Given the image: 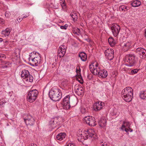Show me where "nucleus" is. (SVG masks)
<instances>
[{"instance_id":"obj_1","label":"nucleus","mask_w":146,"mask_h":146,"mask_svg":"<svg viewBox=\"0 0 146 146\" xmlns=\"http://www.w3.org/2000/svg\"><path fill=\"white\" fill-rule=\"evenodd\" d=\"M40 56L37 52H33L29 55V59L30 64L33 66H37L40 62Z\"/></svg>"},{"instance_id":"obj_2","label":"nucleus","mask_w":146,"mask_h":146,"mask_svg":"<svg viewBox=\"0 0 146 146\" xmlns=\"http://www.w3.org/2000/svg\"><path fill=\"white\" fill-rule=\"evenodd\" d=\"M122 97L123 99L126 102H129L131 101L133 98V90L130 87H127L121 92Z\"/></svg>"},{"instance_id":"obj_3","label":"nucleus","mask_w":146,"mask_h":146,"mask_svg":"<svg viewBox=\"0 0 146 146\" xmlns=\"http://www.w3.org/2000/svg\"><path fill=\"white\" fill-rule=\"evenodd\" d=\"M48 94L50 98L54 101H58L62 98V94L58 88H52Z\"/></svg>"},{"instance_id":"obj_4","label":"nucleus","mask_w":146,"mask_h":146,"mask_svg":"<svg viewBox=\"0 0 146 146\" xmlns=\"http://www.w3.org/2000/svg\"><path fill=\"white\" fill-rule=\"evenodd\" d=\"M91 129L87 130V131H84L78 133L77 134V137L79 141L82 142L84 140L87 139L89 137L90 138Z\"/></svg>"},{"instance_id":"obj_5","label":"nucleus","mask_w":146,"mask_h":146,"mask_svg":"<svg viewBox=\"0 0 146 146\" xmlns=\"http://www.w3.org/2000/svg\"><path fill=\"white\" fill-rule=\"evenodd\" d=\"M38 95V92L36 89L30 90L28 93L27 100L31 103L34 102L36 99Z\"/></svg>"},{"instance_id":"obj_6","label":"nucleus","mask_w":146,"mask_h":146,"mask_svg":"<svg viewBox=\"0 0 146 146\" xmlns=\"http://www.w3.org/2000/svg\"><path fill=\"white\" fill-rule=\"evenodd\" d=\"M135 56L134 54H129L127 55L125 58V61L127 62V64L128 66H132L135 64Z\"/></svg>"},{"instance_id":"obj_7","label":"nucleus","mask_w":146,"mask_h":146,"mask_svg":"<svg viewBox=\"0 0 146 146\" xmlns=\"http://www.w3.org/2000/svg\"><path fill=\"white\" fill-rule=\"evenodd\" d=\"M114 52L111 48H107L104 51L106 58L109 60H111L114 58Z\"/></svg>"},{"instance_id":"obj_8","label":"nucleus","mask_w":146,"mask_h":146,"mask_svg":"<svg viewBox=\"0 0 146 146\" xmlns=\"http://www.w3.org/2000/svg\"><path fill=\"white\" fill-rule=\"evenodd\" d=\"M111 29L113 36L117 37L120 30V27L116 24H112Z\"/></svg>"},{"instance_id":"obj_9","label":"nucleus","mask_w":146,"mask_h":146,"mask_svg":"<svg viewBox=\"0 0 146 146\" xmlns=\"http://www.w3.org/2000/svg\"><path fill=\"white\" fill-rule=\"evenodd\" d=\"M137 54L141 58H144L146 57V50L142 48H138L136 50Z\"/></svg>"},{"instance_id":"obj_10","label":"nucleus","mask_w":146,"mask_h":146,"mask_svg":"<svg viewBox=\"0 0 146 146\" xmlns=\"http://www.w3.org/2000/svg\"><path fill=\"white\" fill-rule=\"evenodd\" d=\"M104 104V103L102 102H96L93 105V110L96 111H100L102 109Z\"/></svg>"},{"instance_id":"obj_11","label":"nucleus","mask_w":146,"mask_h":146,"mask_svg":"<svg viewBox=\"0 0 146 146\" xmlns=\"http://www.w3.org/2000/svg\"><path fill=\"white\" fill-rule=\"evenodd\" d=\"M66 50V47L62 45L59 47L58 51V56L60 58L63 57L65 55Z\"/></svg>"},{"instance_id":"obj_12","label":"nucleus","mask_w":146,"mask_h":146,"mask_svg":"<svg viewBox=\"0 0 146 146\" xmlns=\"http://www.w3.org/2000/svg\"><path fill=\"white\" fill-rule=\"evenodd\" d=\"M24 120L27 125H33L35 122V120L31 115H28L27 118H24Z\"/></svg>"},{"instance_id":"obj_13","label":"nucleus","mask_w":146,"mask_h":146,"mask_svg":"<svg viewBox=\"0 0 146 146\" xmlns=\"http://www.w3.org/2000/svg\"><path fill=\"white\" fill-rule=\"evenodd\" d=\"M70 96L67 95L65 96L63 100L62 104L63 106H66V109H69L70 107Z\"/></svg>"},{"instance_id":"obj_14","label":"nucleus","mask_w":146,"mask_h":146,"mask_svg":"<svg viewBox=\"0 0 146 146\" xmlns=\"http://www.w3.org/2000/svg\"><path fill=\"white\" fill-rule=\"evenodd\" d=\"M58 121V119L56 117L52 118L49 121V125L52 128L54 129L56 127Z\"/></svg>"},{"instance_id":"obj_15","label":"nucleus","mask_w":146,"mask_h":146,"mask_svg":"<svg viewBox=\"0 0 146 146\" xmlns=\"http://www.w3.org/2000/svg\"><path fill=\"white\" fill-rule=\"evenodd\" d=\"M122 50L124 52L127 51L131 47V44L130 42H127L122 43Z\"/></svg>"},{"instance_id":"obj_16","label":"nucleus","mask_w":146,"mask_h":146,"mask_svg":"<svg viewBox=\"0 0 146 146\" xmlns=\"http://www.w3.org/2000/svg\"><path fill=\"white\" fill-rule=\"evenodd\" d=\"M74 90L76 94L79 96L82 95L84 92L83 88L81 86H76Z\"/></svg>"},{"instance_id":"obj_17","label":"nucleus","mask_w":146,"mask_h":146,"mask_svg":"<svg viewBox=\"0 0 146 146\" xmlns=\"http://www.w3.org/2000/svg\"><path fill=\"white\" fill-rule=\"evenodd\" d=\"M108 75L107 71L105 70L104 69L102 70H100L98 76L102 78H105Z\"/></svg>"},{"instance_id":"obj_18","label":"nucleus","mask_w":146,"mask_h":146,"mask_svg":"<svg viewBox=\"0 0 146 146\" xmlns=\"http://www.w3.org/2000/svg\"><path fill=\"white\" fill-rule=\"evenodd\" d=\"M107 121L106 118L105 117H102L98 123L99 126L100 127H104L106 125Z\"/></svg>"},{"instance_id":"obj_19","label":"nucleus","mask_w":146,"mask_h":146,"mask_svg":"<svg viewBox=\"0 0 146 146\" xmlns=\"http://www.w3.org/2000/svg\"><path fill=\"white\" fill-rule=\"evenodd\" d=\"M66 134L65 133H61L58 134L56 136V138L57 140L61 141L65 138Z\"/></svg>"},{"instance_id":"obj_20","label":"nucleus","mask_w":146,"mask_h":146,"mask_svg":"<svg viewBox=\"0 0 146 146\" xmlns=\"http://www.w3.org/2000/svg\"><path fill=\"white\" fill-rule=\"evenodd\" d=\"M30 74L28 70L25 69L23 70L21 74V77L23 79L26 78L28 76H30Z\"/></svg>"},{"instance_id":"obj_21","label":"nucleus","mask_w":146,"mask_h":146,"mask_svg":"<svg viewBox=\"0 0 146 146\" xmlns=\"http://www.w3.org/2000/svg\"><path fill=\"white\" fill-rule=\"evenodd\" d=\"M11 31V29L9 28H7L5 30L2 31L1 33L5 36H8L9 35L10 32Z\"/></svg>"},{"instance_id":"obj_22","label":"nucleus","mask_w":146,"mask_h":146,"mask_svg":"<svg viewBox=\"0 0 146 146\" xmlns=\"http://www.w3.org/2000/svg\"><path fill=\"white\" fill-rule=\"evenodd\" d=\"M79 56L82 61H85L86 60L87 56L85 53L83 52H81L79 54Z\"/></svg>"},{"instance_id":"obj_23","label":"nucleus","mask_w":146,"mask_h":146,"mask_svg":"<svg viewBox=\"0 0 146 146\" xmlns=\"http://www.w3.org/2000/svg\"><path fill=\"white\" fill-rule=\"evenodd\" d=\"M131 4L132 6L136 7L140 5L141 4V3L139 1L135 0L132 1Z\"/></svg>"},{"instance_id":"obj_24","label":"nucleus","mask_w":146,"mask_h":146,"mask_svg":"<svg viewBox=\"0 0 146 146\" xmlns=\"http://www.w3.org/2000/svg\"><path fill=\"white\" fill-rule=\"evenodd\" d=\"M108 41L110 45L111 46H113L115 44V41L112 37L108 38Z\"/></svg>"},{"instance_id":"obj_25","label":"nucleus","mask_w":146,"mask_h":146,"mask_svg":"<svg viewBox=\"0 0 146 146\" xmlns=\"http://www.w3.org/2000/svg\"><path fill=\"white\" fill-rule=\"evenodd\" d=\"M92 69V74L95 75H98L99 73V72L100 70L98 68H93Z\"/></svg>"},{"instance_id":"obj_26","label":"nucleus","mask_w":146,"mask_h":146,"mask_svg":"<svg viewBox=\"0 0 146 146\" xmlns=\"http://www.w3.org/2000/svg\"><path fill=\"white\" fill-rule=\"evenodd\" d=\"M129 8L127 6L123 5L119 7V9L120 11H126L127 10L129 9Z\"/></svg>"},{"instance_id":"obj_27","label":"nucleus","mask_w":146,"mask_h":146,"mask_svg":"<svg viewBox=\"0 0 146 146\" xmlns=\"http://www.w3.org/2000/svg\"><path fill=\"white\" fill-rule=\"evenodd\" d=\"M27 82H33V77L30 74V76H28L26 78L24 79Z\"/></svg>"},{"instance_id":"obj_28","label":"nucleus","mask_w":146,"mask_h":146,"mask_svg":"<svg viewBox=\"0 0 146 146\" xmlns=\"http://www.w3.org/2000/svg\"><path fill=\"white\" fill-rule=\"evenodd\" d=\"M139 96L143 99H145L146 98V91H141L140 93Z\"/></svg>"},{"instance_id":"obj_29","label":"nucleus","mask_w":146,"mask_h":146,"mask_svg":"<svg viewBox=\"0 0 146 146\" xmlns=\"http://www.w3.org/2000/svg\"><path fill=\"white\" fill-rule=\"evenodd\" d=\"M84 119L85 121L86 122L87 124H88L89 125H90L91 124L90 121L91 120V118L90 117V116H86L85 117Z\"/></svg>"},{"instance_id":"obj_30","label":"nucleus","mask_w":146,"mask_h":146,"mask_svg":"<svg viewBox=\"0 0 146 146\" xmlns=\"http://www.w3.org/2000/svg\"><path fill=\"white\" fill-rule=\"evenodd\" d=\"M123 124L122 125L121 127V128L122 130H123V128H125V127H130V125L129 123L128 122H123Z\"/></svg>"},{"instance_id":"obj_31","label":"nucleus","mask_w":146,"mask_h":146,"mask_svg":"<svg viewBox=\"0 0 146 146\" xmlns=\"http://www.w3.org/2000/svg\"><path fill=\"white\" fill-rule=\"evenodd\" d=\"M70 15L74 21L77 20L78 16L76 13L73 12L70 14Z\"/></svg>"},{"instance_id":"obj_32","label":"nucleus","mask_w":146,"mask_h":146,"mask_svg":"<svg viewBox=\"0 0 146 146\" xmlns=\"http://www.w3.org/2000/svg\"><path fill=\"white\" fill-rule=\"evenodd\" d=\"M60 3L62 9H64L66 8V4L65 3L64 0H60Z\"/></svg>"},{"instance_id":"obj_33","label":"nucleus","mask_w":146,"mask_h":146,"mask_svg":"<svg viewBox=\"0 0 146 146\" xmlns=\"http://www.w3.org/2000/svg\"><path fill=\"white\" fill-rule=\"evenodd\" d=\"M81 69L79 66H77L76 69V72L77 76L81 75Z\"/></svg>"},{"instance_id":"obj_34","label":"nucleus","mask_w":146,"mask_h":146,"mask_svg":"<svg viewBox=\"0 0 146 146\" xmlns=\"http://www.w3.org/2000/svg\"><path fill=\"white\" fill-rule=\"evenodd\" d=\"M77 79L78 81L81 84L83 83V80L81 75L77 76Z\"/></svg>"},{"instance_id":"obj_35","label":"nucleus","mask_w":146,"mask_h":146,"mask_svg":"<svg viewBox=\"0 0 146 146\" xmlns=\"http://www.w3.org/2000/svg\"><path fill=\"white\" fill-rule=\"evenodd\" d=\"M73 31L75 34H76L78 35H79L80 34V30L78 28H75L73 29Z\"/></svg>"},{"instance_id":"obj_36","label":"nucleus","mask_w":146,"mask_h":146,"mask_svg":"<svg viewBox=\"0 0 146 146\" xmlns=\"http://www.w3.org/2000/svg\"><path fill=\"white\" fill-rule=\"evenodd\" d=\"M98 63L96 61L94 62L93 63L92 62V69L93 68L98 67Z\"/></svg>"},{"instance_id":"obj_37","label":"nucleus","mask_w":146,"mask_h":146,"mask_svg":"<svg viewBox=\"0 0 146 146\" xmlns=\"http://www.w3.org/2000/svg\"><path fill=\"white\" fill-rule=\"evenodd\" d=\"M125 131L128 134L129 132H132L133 131V130L130 128V127H126L125 128Z\"/></svg>"},{"instance_id":"obj_38","label":"nucleus","mask_w":146,"mask_h":146,"mask_svg":"<svg viewBox=\"0 0 146 146\" xmlns=\"http://www.w3.org/2000/svg\"><path fill=\"white\" fill-rule=\"evenodd\" d=\"M6 58L5 55L3 54H0V60H3L5 59Z\"/></svg>"},{"instance_id":"obj_39","label":"nucleus","mask_w":146,"mask_h":146,"mask_svg":"<svg viewBox=\"0 0 146 146\" xmlns=\"http://www.w3.org/2000/svg\"><path fill=\"white\" fill-rule=\"evenodd\" d=\"M68 25L67 24H66L64 26H62L60 27V28L61 29L66 30L67 28Z\"/></svg>"},{"instance_id":"obj_40","label":"nucleus","mask_w":146,"mask_h":146,"mask_svg":"<svg viewBox=\"0 0 146 146\" xmlns=\"http://www.w3.org/2000/svg\"><path fill=\"white\" fill-rule=\"evenodd\" d=\"M138 71V70L137 69H134L133 70H132L131 72V74H135L137 73Z\"/></svg>"},{"instance_id":"obj_41","label":"nucleus","mask_w":146,"mask_h":146,"mask_svg":"<svg viewBox=\"0 0 146 146\" xmlns=\"http://www.w3.org/2000/svg\"><path fill=\"white\" fill-rule=\"evenodd\" d=\"M11 15L10 13L8 11H6L5 13V16L7 17H8Z\"/></svg>"},{"instance_id":"obj_42","label":"nucleus","mask_w":146,"mask_h":146,"mask_svg":"<svg viewBox=\"0 0 146 146\" xmlns=\"http://www.w3.org/2000/svg\"><path fill=\"white\" fill-rule=\"evenodd\" d=\"M94 139H98V137L96 134L92 133V138Z\"/></svg>"},{"instance_id":"obj_43","label":"nucleus","mask_w":146,"mask_h":146,"mask_svg":"<svg viewBox=\"0 0 146 146\" xmlns=\"http://www.w3.org/2000/svg\"><path fill=\"white\" fill-rule=\"evenodd\" d=\"M5 102L3 99L0 100V106H3Z\"/></svg>"},{"instance_id":"obj_44","label":"nucleus","mask_w":146,"mask_h":146,"mask_svg":"<svg viewBox=\"0 0 146 146\" xmlns=\"http://www.w3.org/2000/svg\"><path fill=\"white\" fill-rule=\"evenodd\" d=\"M58 4L55 3L53 5V8L55 9H57L58 7Z\"/></svg>"},{"instance_id":"obj_45","label":"nucleus","mask_w":146,"mask_h":146,"mask_svg":"<svg viewBox=\"0 0 146 146\" xmlns=\"http://www.w3.org/2000/svg\"><path fill=\"white\" fill-rule=\"evenodd\" d=\"M101 142V146H108L107 145V143L105 142H104V143H103V141Z\"/></svg>"},{"instance_id":"obj_46","label":"nucleus","mask_w":146,"mask_h":146,"mask_svg":"<svg viewBox=\"0 0 146 146\" xmlns=\"http://www.w3.org/2000/svg\"><path fill=\"white\" fill-rule=\"evenodd\" d=\"M5 22L4 20L0 18V24L2 25L3 24H4Z\"/></svg>"},{"instance_id":"obj_47","label":"nucleus","mask_w":146,"mask_h":146,"mask_svg":"<svg viewBox=\"0 0 146 146\" xmlns=\"http://www.w3.org/2000/svg\"><path fill=\"white\" fill-rule=\"evenodd\" d=\"M81 111L82 113H84L86 111V109L84 108H82Z\"/></svg>"},{"instance_id":"obj_48","label":"nucleus","mask_w":146,"mask_h":146,"mask_svg":"<svg viewBox=\"0 0 146 146\" xmlns=\"http://www.w3.org/2000/svg\"><path fill=\"white\" fill-rule=\"evenodd\" d=\"M23 18L21 16V17H19L18 18H17V20L18 21V22H21L22 20L23 19Z\"/></svg>"},{"instance_id":"obj_49","label":"nucleus","mask_w":146,"mask_h":146,"mask_svg":"<svg viewBox=\"0 0 146 146\" xmlns=\"http://www.w3.org/2000/svg\"><path fill=\"white\" fill-rule=\"evenodd\" d=\"M86 3V2L85 1H82V2H81V3H79V4H81V5L83 6H85V4H84V3Z\"/></svg>"},{"instance_id":"obj_50","label":"nucleus","mask_w":146,"mask_h":146,"mask_svg":"<svg viewBox=\"0 0 146 146\" xmlns=\"http://www.w3.org/2000/svg\"><path fill=\"white\" fill-rule=\"evenodd\" d=\"M29 16V15L28 14L27 15H23L21 16V17L23 19V18H26V17H28Z\"/></svg>"},{"instance_id":"obj_51","label":"nucleus","mask_w":146,"mask_h":146,"mask_svg":"<svg viewBox=\"0 0 146 146\" xmlns=\"http://www.w3.org/2000/svg\"><path fill=\"white\" fill-rule=\"evenodd\" d=\"M13 93V92L11 91V92H8V94L9 95L10 97H11Z\"/></svg>"},{"instance_id":"obj_52","label":"nucleus","mask_w":146,"mask_h":146,"mask_svg":"<svg viewBox=\"0 0 146 146\" xmlns=\"http://www.w3.org/2000/svg\"><path fill=\"white\" fill-rule=\"evenodd\" d=\"M67 146H74V145L73 144L70 143L68 144Z\"/></svg>"},{"instance_id":"obj_53","label":"nucleus","mask_w":146,"mask_h":146,"mask_svg":"<svg viewBox=\"0 0 146 146\" xmlns=\"http://www.w3.org/2000/svg\"><path fill=\"white\" fill-rule=\"evenodd\" d=\"M96 125V121H94V125H93V126H95Z\"/></svg>"},{"instance_id":"obj_54","label":"nucleus","mask_w":146,"mask_h":146,"mask_svg":"<svg viewBox=\"0 0 146 146\" xmlns=\"http://www.w3.org/2000/svg\"><path fill=\"white\" fill-rule=\"evenodd\" d=\"M7 64H8V65H9V66H10L11 65V63L9 62H8Z\"/></svg>"},{"instance_id":"obj_55","label":"nucleus","mask_w":146,"mask_h":146,"mask_svg":"<svg viewBox=\"0 0 146 146\" xmlns=\"http://www.w3.org/2000/svg\"><path fill=\"white\" fill-rule=\"evenodd\" d=\"M91 64H90L89 65V68H90V71H91Z\"/></svg>"},{"instance_id":"obj_56","label":"nucleus","mask_w":146,"mask_h":146,"mask_svg":"<svg viewBox=\"0 0 146 146\" xmlns=\"http://www.w3.org/2000/svg\"><path fill=\"white\" fill-rule=\"evenodd\" d=\"M3 41V39L2 38H0V42H1Z\"/></svg>"},{"instance_id":"obj_57","label":"nucleus","mask_w":146,"mask_h":146,"mask_svg":"<svg viewBox=\"0 0 146 146\" xmlns=\"http://www.w3.org/2000/svg\"><path fill=\"white\" fill-rule=\"evenodd\" d=\"M145 37H146V29L145 30Z\"/></svg>"},{"instance_id":"obj_58","label":"nucleus","mask_w":146,"mask_h":146,"mask_svg":"<svg viewBox=\"0 0 146 146\" xmlns=\"http://www.w3.org/2000/svg\"><path fill=\"white\" fill-rule=\"evenodd\" d=\"M94 117H93V118H92V120H93L94 121L95 120L94 119Z\"/></svg>"},{"instance_id":"obj_59","label":"nucleus","mask_w":146,"mask_h":146,"mask_svg":"<svg viewBox=\"0 0 146 146\" xmlns=\"http://www.w3.org/2000/svg\"><path fill=\"white\" fill-rule=\"evenodd\" d=\"M7 114H5V116H6V117H7Z\"/></svg>"},{"instance_id":"obj_60","label":"nucleus","mask_w":146,"mask_h":146,"mask_svg":"<svg viewBox=\"0 0 146 146\" xmlns=\"http://www.w3.org/2000/svg\"><path fill=\"white\" fill-rule=\"evenodd\" d=\"M82 24V25L81 24V25H82L83 24Z\"/></svg>"}]
</instances>
